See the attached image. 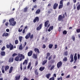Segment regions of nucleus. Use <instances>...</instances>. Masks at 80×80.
Returning <instances> with one entry per match:
<instances>
[{
  "label": "nucleus",
  "mask_w": 80,
  "mask_h": 80,
  "mask_svg": "<svg viewBox=\"0 0 80 80\" xmlns=\"http://www.w3.org/2000/svg\"><path fill=\"white\" fill-rule=\"evenodd\" d=\"M58 4L57 3H55L53 6V9H56L58 7Z\"/></svg>",
  "instance_id": "nucleus-14"
},
{
  "label": "nucleus",
  "mask_w": 80,
  "mask_h": 80,
  "mask_svg": "<svg viewBox=\"0 0 80 80\" xmlns=\"http://www.w3.org/2000/svg\"><path fill=\"white\" fill-rule=\"evenodd\" d=\"M62 65V61L58 62L57 64V67L58 68H59L60 67H61Z\"/></svg>",
  "instance_id": "nucleus-5"
},
{
  "label": "nucleus",
  "mask_w": 80,
  "mask_h": 80,
  "mask_svg": "<svg viewBox=\"0 0 80 80\" xmlns=\"http://www.w3.org/2000/svg\"><path fill=\"white\" fill-rule=\"evenodd\" d=\"M62 33L64 35H66L67 33V32L66 30H64L63 31Z\"/></svg>",
  "instance_id": "nucleus-36"
},
{
  "label": "nucleus",
  "mask_w": 80,
  "mask_h": 80,
  "mask_svg": "<svg viewBox=\"0 0 80 80\" xmlns=\"http://www.w3.org/2000/svg\"><path fill=\"white\" fill-rule=\"evenodd\" d=\"M49 80H55L54 77H52V78H49Z\"/></svg>",
  "instance_id": "nucleus-43"
},
{
  "label": "nucleus",
  "mask_w": 80,
  "mask_h": 80,
  "mask_svg": "<svg viewBox=\"0 0 80 80\" xmlns=\"http://www.w3.org/2000/svg\"><path fill=\"white\" fill-rule=\"evenodd\" d=\"M8 69H9V66H6L5 67V71L7 72Z\"/></svg>",
  "instance_id": "nucleus-18"
},
{
  "label": "nucleus",
  "mask_w": 80,
  "mask_h": 80,
  "mask_svg": "<svg viewBox=\"0 0 80 80\" xmlns=\"http://www.w3.org/2000/svg\"><path fill=\"white\" fill-rule=\"evenodd\" d=\"M25 29H24L22 30V33L24 34V33H25Z\"/></svg>",
  "instance_id": "nucleus-63"
},
{
  "label": "nucleus",
  "mask_w": 80,
  "mask_h": 80,
  "mask_svg": "<svg viewBox=\"0 0 80 80\" xmlns=\"http://www.w3.org/2000/svg\"><path fill=\"white\" fill-rule=\"evenodd\" d=\"M33 53V51H30L28 53V57H31V55H32Z\"/></svg>",
  "instance_id": "nucleus-12"
},
{
  "label": "nucleus",
  "mask_w": 80,
  "mask_h": 80,
  "mask_svg": "<svg viewBox=\"0 0 80 80\" xmlns=\"http://www.w3.org/2000/svg\"><path fill=\"white\" fill-rule=\"evenodd\" d=\"M44 70H45V67H41L40 68L39 70H40V71H41V72H42Z\"/></svg>",
  "instance_id": "nucleus-22"
},
{
  "label": "nucleus",
  "mask_w": 80,
  "mask_h": 80,
  "mask_svg": "<svg viewBox=\"0 0 80 80\" xmlns=\"http://www.w3.org/2000/svg\"><path fill=\"white\" fill-rule=\"evenodd\" d=\"M34 50L36 53L37 52L38 53H40V51H39V49L38 48H35L34 49Z\"/></svg>",
  "instance_id": "nucleus-13"
},
{
  "label": "nucleus",
  "mask_w": 80,
  "mask_h": 80,
  "mask_svg": "<svg viewBox=\"0 0 80 80\" xmlns=\"http://www.w3.org/2000/svg\"><path fill=\"white\" fill-rule=\"evenodd\" d=\"M59 32H61V27H59V29L58 30Z\"/></svg>",
  "instance_id": "nucleus-62"
},
{
  "label": "nucleus",
  "mask_w": 80,
  "mask_h": 80,
  "mask_svg": "<svg viewBox=\"0 0 80 80\" xmlns=\"http://www.w3.org/2000/svg\"><path fill=\"white\" fill-rule=\"evenodd\" d=\"M7 36H8V33H6L5 34V37H7Z\"/></svg>",
  "instance_id": "nucleus-57"
},
{
  "label": "nucleus",
  "mask_w": 80,
  "mask_h": 80,
  "mask_svg": "<svg viewBox=\"0 0 80 80\" xmlns=\"http://www.w3.org/2000/svg\"><path fill=\"white\" fill-rule=\"evenodd\" d=\"M6 31L7 32H9L10 30L8 29H7L6 30Z\"/></svg>",
  "instance_id": "nucleus-60"
},
{
  "label": "nucleus",
  "mask_w": 80,
  "mask_h": 80,
  "mask_svg": "<svg viewBox=\"0 0 80 80\" xmlns=\"http://www.w3.org/2000/svg\"><path fill=\"white\" fill-rule=\"evenodd\" d=\"M5 47L3 46L1 48V50L2 51H3L5 50Z\"/></svg>",
  "instance_id": "nucleus-39"
},
{
  "label": "nucleus",
  "mask_w": 80,
  "mask_h": 80,
  "mask_svg": "<svg viewBox=\"0 0 80 80\" xmlns=\"http://www.w3.org/2000/svg\"><path fill=\"white\" fill-rule=\"evenodd\" d=\"M49 23V21L47 20L45 21L44 23V26L45 27H47L48 28L50 27V24H49L48 23Z\"/></svg>",
  "instance_id": "nucleus-4"
},
{
  "label": "nucleus",
  "mask_w": 80,
  "mask_h": 80,
  "mask_svg": "<svg viewBox=\"0 0 80 80\" xmlns=\"http://www.w3.org/2000/svg\"><path fill=\"white\" fill-rule=\"evenodd\" d=\"M70 75H68L66 77V78H70Z\"/></svg>",
  "instance_id": "nucleus-64"
},
{
  "label": "nucleus",
  "mask_w": 80,
  "mask_h": 80,
  "mask_svg": "<svg viewBox=\"0 0 80 80\" xmlns=\"http://www.w3.org/2000/svg\"><path fill=\"white\" fill-rule=\"evenodd\" d=\"M64 55H65V56H67V55H68V51L65 52H64Z\"/></svg>",
  "instance_id": "nucleus-41"
},
{
  "label": "nucleus",
  "mask_w": 80,
  "mask_h": 80,
  "mask_svg": "<svg viewBox=\"0 0 80 80\" xmlns=\"http://www.w3.org/2000/svg\"><path fill=\"white\" fill-rule=\"evenodd\" d=\"M25 63L26 65H27L28 63V61L27 60H25L23 62V65H25Z\"/></svg>",
  "instance_id": "nucleus-28"
},
{
  "label": "nucleus",
  "mask_w": 80,
  "mask_h": 80,
  "mask_svg": "<svg viewBox=\"0 0 80 80\" xmlns=\"http://www.w3.org/2000/svg\"><path fill=\"white\" fill-rule=\"evenodd\" d=\"M62 79L63 78H62V77H61L60 78H58V80H62Z\"/></svg>",
  "instance_id": "nucleus-47"
},
{
  "label": "nucleus",
  "mask_w": 80,
  "mask_h": 80,
  "mask_svg": "<svg viewBox=\"0 0 80 80\" xmlns=\"http://www.w3.org/2000/svg\"><path fill=\"white\" fill-rule=\"evenodd\" d=\"M80 54H78V59H80Z\"/></svg>",
  "instance_id": "nucleus-58"
},
{
  "label": "nucleus",
  "mask_w": 80,
  "mask_h": 80,
  "mask_svg": "<svg viewBox=\"0 0 80 80\" xmlns=\"http://www.w3.org/2000/svg\"><path fill=\"white\" fill-rule=\"evenodd\" d=\"M74 63H75L76 62V61L77 60V57H74Z\"/></svg>",
  "instance_id": "nucleus-27"
},
{
  "label": "nucleus",
  "mask_w": 80,
  "mask_h": 80,
  "mask_svg": "<svg viewBox=\"0 0 80 80\" xmlns=\"http://www.w3.org/2000/svg\"><path fill=\"white\" fill-rule=\"evenodd\" d=\"M50 29L51 30H53V26H50L49 27Z\"/></svg>",
  "instance_id": "nucleus-49"
},
{
  "label": "nucleus",
  "mask_w": 80,
  "mask_h": 80,
  "mask_svg": "<svg viewBox=\"0 0 80 80\" xmlns=\"http://www.w3.org/2000/svg\"><path fill=\"white\" fill-rule=\"evenodd\" d=\"M32 58H35V59L37 58V55L35 53H33Z\"/></svg>",
  "instance_id": "nucleus-17"
},
{
  "label": "nucleus",
  "mask_w": 80,
  "mask_h": 80,
  "mask_svg": "<svg viewBox=\"0 0 80 80\" xmlns=\"http://www.w3.org/2000/svg\"><path fill=\"white\" fill-rule=\"evenodd\" d=\"M21 57V58L19 59V61H22V60H23V59H25V56L23 55L22 54H18V57L19 58L20 57Z\"/></svg>",
  "instance_id": "nucleus-3"
},
{
  "label": "nucleus",
  "mask_w": 80,
  "mask_h": 80,
  "mask_svg": "<svg viewBox=\"0 0 80 80\" xmlns=\"http://www.w3.org/2000/svg\"><path fill=\"white\" fill-rule=\"evenodd\" d=\"M67 6H68V5H70V2H67Z\"/></svg>",
  "instance_id": "nucleus-59"
},
{
  "label": "nucleus",
  "mask_w": 80,
  "mask_h": 80,
  "mask_svg": "<svg viewBox=\"0 0 80 80\" xmlns=\"http://www.w3.org/2000/svg\"><path fill=\"white\" fill-rule=\"evenodd\" d=\"M13 67H11L10 68L9 71V73H12V72L13 70Z\"/></svg>",
  "instance_id": "nucleus-25"
},
{
  "label": "nucleus",
  "mask_w": 80,
  "mask_h": 80,
  "mask_svg": "<svg viewBox=\"0 0 80 80\" xmlns=\"http://www.w3.org/2000/svg\"><path fill=\"white\" fill-rule=\"evenodd\" d=\"M16 55H17V54H16V53H14L12 54V57H14L15 56H16Z\"/></svg>",
  "instance_id": "nucleus-48"
},
{
  "label": "nucleus",
  "mask_w": 80,
  "mask_h": 80,
  "mask_svg": "<svg viewBox=\"0 0 80 80\" xmlns=\"http://www.w3.org/2000/svg\"><path fill=\"white\" fill-rule=\"evenodd\" d=\"M23 80H29V79L26 78L25 77L23 79Z\"/></svg>",
  "instance_id": "nucleus-53"
},
{
  "label": "nucleus",
  "mask_w": 80,
  "mask_h": 80,
  "mask_svg": "<svg viewBox=\"0 0 80 80\" xmlns=\"http://www.w3.org/2000/svg\"><path fill=\"white\" fill-rule=\"evenodd\" d=\"M14 60L17 61V62L19 61V60H19V57H18V56L16 57L14 59Z\"/></svg>",
  "instance_id": "nucleus-24"
},
{
  "label": "nucleus",
  "mask_w": 80,
  "mask_h": 80,
  "mask_svg": "<svg viewBox=\"0 0 80 80\" xmlns=\"http://www.w3.org/2000/svg\"><path fill=\"white\" fill-rule=\"evenodd\" d=\"M15 21V19L14 18H11L9 20V22L10 23V25H12V26H15V25H16V23L17 22L16 21Z\"/></svg>",
  "instance_id": "nucleus-1"
},
{
  "label": "nucleus",
  "mask_w": 80,
  "mask_h": 80,
  "mask_svg": "<svg viewBox=\"0 0 80 80\" xmlns=\"http://www.w3.org/2000/svg\"><path fill=\"white\" fill-rule=\"evenodd\" d=\"M76 32L77 33H80V29H77Z\"/></svg>",
  "instance_id": "nucleus-44"
},
{
  "label": "nucleus",
  "mask_w": 80,
  "mask_h": 80,
  "mask_svg": "<svg viewBox=\"0 0 80 80\" xmlns=\"http://www.w3.org/2000/svg\"><path fill=\"white\" fill-rule=\"evenodd\" d=\"M50 56V53L49 52H48L47 53V57H49Z\"/></svg>",
  "instance_id": "nucleus-52"
},
{
  "label": "nucleus",
  "mask_w": 80,
  "mask_h": 80,
  "mask_svg": "<svg viewBox=\"0 0 80 80\" xmlns=\"http://www.w3.org/2000/svg\"><path fill=\"white\" fill-rule=\"evenodd\" d=\"M20 68L21 70H22V64H20Z\"/></svg>",
  "instance_id": "nucleus-55"
},
{
  "label": "nucleus",
  "mask_w": 80,
  "mask_h": 80,
  "mask_svg": "<svg viewBox=\"0 0 80 80\" xmlns=\"http://www.w3.org/2000/svg\"><path fill=\"white\" fill-rule=\"evenodd\" d=\"M34 73H35V75H38V70L37 69L34 70Z\"/></svg>",
  "instance_id": "nucleus-23"
},
{
  "label": "nucleus",
  "mask_w": 80,
  "mask_h": 80,
  "mask_svg": "<svg viewBox=\"0 0 80 80\" xmlns=\"http://www.w3.org/2000/svg\"><path fill=\"white\" fill-rule=\"evenodd\" d=\"M54 67H55V66L54 65H53L50 68V70H52L53 68H54Z\"/></svg>",
  "instance_id": "nucleus-40"
},
{
  "label": "nucleus",
  "mask_w": 80,
  "mask_h": 80,
  "mask_svg": "<svg viewBox=\"0 0 80 80\" xmlns=\"http://www.w3.org/2000/svg\"><path fill=\"white\" fill-rule=\"evenodd\" d=\"M51 75V74L50 73H49L48 74H47L46 75V77L48 78V79H49V78H50V76Z\"/></svg>",
  "instance_id": "nucleus-19"
},
{
  "label": "nucleus",
  "mask_w": 80,
  "mask_h": 80,
  "mask_svg": "<svg viewBox=\"0 0 80 80\" xmlns=\"http://www.w3.org/2000/svg\"><path fill=\"white\" fill-rule=\"evenodd\" d=\"M63 16H62V15H59L58 17V21H61L63 20Z\"/></svg>",
  "instance_id": "nucleus-10"
},
{
  "label": "nucleus",
  "mask_w": 80,
  "mask_h": 80,
  "mask_svg": "<svg viewBox=\"0 0 80 80\" xmlns=\"http://www.w3.org/2000/svg\"><path fill=\"white\" fill-rule=\"evenodd\" d=\"M2 73H5V70L3 69V67L2 68Z\"/></svg>",
  "instance_id": "nucleus-45"
},
{
  "label": "nucleus",
  "mask_w": 80,
  "mask_h": 80,
  "mask_svg": "<svg viewBox=\"0 0 80 80\" xmlns=\"http://www.w3.org/2000/svg\"><path fill=\"white\" fill-rule=\"evenodd\" d=\"M64 0H61L60 2V5H63V2Z\"/></svg>",
  "instance_id": "nucleus-35"
},
{
  "label": "nucleus",
  "mask_w": 80,
  "mask_h": 80,
  "mask_svg": "<svg viewBox=\"0 0 80 80\" xmlns=\"http://www.w3.org/2000/svg\"><path fill=\"white\" fill-rule=\"evenodd\" d=\"M42 25H43V24H41L39 25V26L38 28H37V30H41V29H42Z\"/></svg>",
  "instance_id": "nucleus-8"
},
{
  "label": "nucleus",
  "mask_w": 80,
  "mask_h": 80,
  "mask_svg": "<svg viewBox=\"0 0 80 80\" xmlns=\"http://www.w3.org/2000/svg\"><path fill=\"white\" fill-rule=\"evenodd\" d=\"M31 66V62H30L28 66V69H29V68H30Z\"/></svg>",
  "instance_id": "nucleus-33"
},
{
  "label": "nucleus",
  "mask_w": 80,
  "mask_h": 80,
  "mask_svg": "<svg viewBox=\"0 0 80 80\" xmlns=\"http://www.w3.org/2000/svg\"><path fill=\"white\" fill-rule=\"evenodd\" d=\"M80 4L78 5V6L77 7V10H80Z\"/></svg>",
  "instance_id": "nucleus-37"
},
{
  "label": "nucleus",
  "mask_w": 80,
  "mask_h": 80,
  "mask_svg": "<svg viewBox=\"0 0 80 80\" xmlns=\"http://www.w3.org/2000/svg\"><path fill=\"white\" fill-rule=\"evenodd\" d=\"M40 13V9H38L36 11L35 13L36 14H39Z\"/></svg>",
  "instance_id": "nucleus-20"
},
{
  "label": "nucleus",
  "mask_w": 80,
  "mask_h": 80,
  "mask_svg": "<svg viewBox=\"0 0 80 80\" xmlns=\"http://www.w3.org/2000/svg\"><path fill=\"white\" fill-rule=\"evenodd\" d=\"M38 61H36V62L35 64V67H36V66H37V65H38Z\"/></svg>",
  "instance_id": "nucleus-50"
},
{
  "label": "nucleus",
  "mask_w": 80,
  "mask_h": 80,
  "mask_svg": "<svg viewBox=\"0 0 80 80\" xmlns=\"http://www.w3.org/2000/svg\"><path fill=\"white\" fill-rule=\"evenodd\" d=\"M70 59H71L70 62H73V55L72 54L70 56Z\"/></svg>",
  "instance_id": "nucleus-7"
},
{
  "label": "nucleus",
  "mask_w": 80,
  "mask_h": 80,
  "mask_svg": "<svg viewBox=\"0 0 80 80\" xmlns=\"http://www.w3.org/2000/svg\"><path fill=\"white\" fill-rule=\"evenodd\" d=\"M72 40L73 41H75V38L74 36L72 37Z\"/></svg>",
  "instance_id": "nucleus-51"
},
{
  "label": "nucleus",
  "mask_w": 80,
  "mask_h": 80,
  "mask_svg": "<svg viewBox=\"0 0 80 80\" xmlns=\"http://www.w3.org/2000/svg\"><path fill=\"white\" fill-rule=\"evenodd\" d=\"M1 55L3 57L4 56H5V51H2L0 53Z\"/></svg>",
  "instance_id": "nucleus-15"
},
{
  "label": "nucleus",
  "mask_w": 80,
  "mask_h": 80,
  "mask_svg": "<svg viewBox=\"0 0 80 80\" xmlns=\"http://www.w3.org/2000/svg\"><path fill=\"white\" fill-rule=\"evenodd\" d=\"M14 60V58L13 57H11L9 59V62H13Z\"/></svg>",
  "instance_id": "nucleus-11"
},
{
  "label": "nucleus",
  "mask_w": 80,
  "mask_h": 80,
  "mask_svg": "<svg viewBox=\"0 0 80 80\" xmlns=\"http://www.w3.org/2000/svg\"><path fill=\"white\" fill-rule=\"evenodd\" d=\"M19 50H23V46H22V44H21L19 48Z\"/></svg>",
  "instance_id": "nucleus-26"
},
{
  "label": "nucleus",
  "mask_w": 80,
  "mask_h": 80,
  "mask_svg": "<svg viewBox=\"0 0 80 80\" xmlns=\"http://www.w3.org/2000/svg\"><path fill=\"white\" fill-rule=\"evenodd\" d=\"M57 48V45L55 44V49H56V48Z\"/></svg>",
  "instance_id": "nucleus-61"
},
{
  "label": "nucleus",
  "mask_w": 80,
  "mask_h": 80,
  "mask_svg": "<svg viewBox=\"0 0 80 80\" xmlns=\"http://www.w3.org/2000/svg\"><path fill=\"white\" fill-rule=\"evenodd\" d=\"M63 60L64 62H67V58L66 57H65L63 59Z\"/></svg>",
  "instance_id": "nucleus-38"
},
{
  "label": "nucleus",
  "mask_w": 80,
  "mask_h": 80,
  "mask_svg": "<svg viewBox=\"0 0 80 80\" xmlns=\"http://www.w3.org/2000/svg\"><path fill=\"white\" fill-rule=\"evenodd\" d=\"M33 38V34H32L31 36H30V39H32Z\"/></svg>",
  "instance_id": "nucleus-46"
},
{
  "label": "nucleus",
  "mask_w": 80,
  "mask_h": 80,
  "mask_svg": "<svg viewBox=\"0 0 80 80\" xmlns=\"http://www.w3.org/2000/svg\"><path fill=\"white\" fill-rule=\"evenodd\" d=\"M30 35H31V33H30V32L28 33L25 37L26 39H28V38H30Z\"/></svg>",
  "instance_id": "nucleus-9"
},
{
  "label": "nucleus",
  "mask_w": 80,
  "mask_h": 80,
  "mask_svg": "<svg viewBox=\"0 0 80 80\" xmlns=\"http://www.w3.org/2000/svg\"><path fill=\"white\" fill-rule=\"evenodd\" d=\"M23 38V37L22 36H20L19 37V40L20 42H22V39Z\"/></svg>",
  "instance_id": "nucleus-32"
},
{
  "label": "nucleus",
  "mask_w": 80,
  "mask_h": 80,
  "mask_svg": "<svg viewBox=\"0 0 80 80\" xmlns=\"http://www.w3.org/2000/svg\"><path fill=\"white\" fill-rule=\"evenodd\" d=\"M15 44H18V40H16L15 41Z\"/></svg>",
  "instance_id": "nucleus-42"
},
{
  "label": "nucleus",
  "mask_w": 80,
  "mask_h": 80,
  "mask_svg": "<svg viewBox=\"0 0 80 80\" xmlns=\"http://www.w3.org/2000/svg\"><path fill=\"white\" fill-rule=\"evenodd\" d=\"M15 80H18L20 78V75H19L18 76H16L15 77Z\"/></svg>",
  "instance_id": "nucleus-21"
},
{
  "label": "nucleus",
  "mask_w": 80,
  "mask_h": 80,
  "mask_svg": "<svg viewBox=\"0 0 80 80\" xmlns=\"http://www.w3.org/2000/svg\"><path fill=\"white\" fill-rule=\"evenodd\" d=\"M46 48V46L45 44L43 45L42 48Z\"/></svg>",
  "instance_id": "nucleus-54"
},
{
  "label": "nucleus",
  "mask_w": 80,
  "mask_h": 80,
  "mask_svg": "<svg viewBox=\"0 0 80 80\" xmlns=\"http://www.w3.org/2000/svg\"><path fill=\"white\" fill-rule=\"evenodd\" d=\"M53 47V44H50L49 45V48H52Z\"/></svg>",
  "instance_id": "nucleus-34"
},
{
  "label": "nucleus",
  "mask_w": 80,
  "mask_h": 80,
  "mask_svg": "<svg viewBox=\"0 0 80 80\" xmlns=\"http://www.w3.org/2000/svg\"><path fill=\"white\" fill-rule=\"evenodd\" d=\"M23 27V25H21V27H20V28H19L18 30V32H22V30H23V29H21V28H22V27Z\"/></svg>",
  "instance_id": "nucleus-16"
},
{
  "label": "nucleus",
  "mask_w": 80,
  "mask_h": 80,
  "mask_svg": "<svg viewBox=\"0 0 80 80\" xmlns=\"http://www.w3.org/2000/svg\"><path fill=\"white\" fill-rule=\"evenodd\" d=\"M27 10H28V7H26L24 9L23 12H27Z\"/></svg>",
  "instance_id": "nucleus-29"
},
{
  "label": "nucleus",
  "mask_w": 80,
  "mask_h": 80,
  "mask_svg": "<svg viewBox=\"0 0 80 80\" xmlns=\"http://www.w3.org/2000/svg\"><path fill=\"white\" fill-rule=\"evenodd\" d=\"M63 4H60L59 5L58 8L59 9H60V8H63Z\"/></svg>",
  "instance_id": "nucleus-31"
},
{
  "label": "nucleus",
  "mask_w": 80,
  "mask_h": 80,
  "mask_svg": "<svg viewBox=\"0 0 80 80\" xmlns=\"http://www.w3.org/2000/svg\"><path fill=\"white\" fill-rule=\"evenodd\" d=\"M8 22H7L5 23V25L7 27H8Z\"/></svg>",
  "instance_id": "nucleus-56"
},
{
  "label": "nucleus",
  "mask_w": 80,
  "mask_h": 80,
  "mask_svg": "<svg viewBox=\"0 0 80 80\" xmlns=\"http://www.w3.org/2000/svg\"><path fill=\"white\" fill-rule=\"evenodd\" d=\"M36 22H39V18L38 17H36L33 20V23H36Z\"/></svg>",
  "instance_id": "nucleus-6"
},
{
  "label": "nucleus",
  "mask_w": 80,
  "mask_h": 80,
  "mask_svg": "<svg viewBox=\"0 0 80 80\" xmlns=\"http://www.w3.org/2000/svg\"><path fill=\"white\" fill-rule=\"evenodd\" d=\"M6 47L7 48H9L10 50H13V45H12V44L11 43H10V45L7 44L6 45Z\"/></svg>",
  "instance_id": "nucleus-2"
},
{
  "label": "nucleus",
  "mask_w": 80,
  "mask_h": 80,
  "mask_svg": "<svg viewBox=\"0 0 80 80\" xmlns=\"http://www.w3.org/2000/svg\"><path fill=\"white\" fill-rule=\"evenodd\" d=\"M47 60H45L44 61L42 62V65H45V63H47Z\"/></svg>",
  "instance_id": "nucleus-30"
}]
</instances>
